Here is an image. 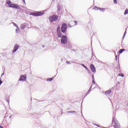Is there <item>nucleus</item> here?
<instances>
[{"label": "nucleus", "mask_w": 128, "mask_h": 128, "mask_svg": "<svg viewBox=\"0 0 128 128\" xmlns=\"http://www.w3.org/2000/svg\"><path fill=\"white\" fill-rule=\"evenodd\" d=\"M94 8V10H100V8H98L96 6H95Z\"/></svg>", "instance_id": "obj_19"}, {"label": "nucleus", "mask_w": 128, "mask_h": 128, "mask_svg": "<svg viewBox=\"0 0 128 128\" xmlns=\"http://www.w3.org/2000/svg\"><path fill=\"white\" fill-rule=\"evenodd\" d=\"M14 8H18V10H19V8H20V6L16 5V4H14Z\"/></svg>", "instance_id": "obj_11"}, {"label": "nucleus", "mask_w": 128, "mask_h": 128, "mask_svg": "<svg viewBox=\"0 0 128 128\" xmlns=\"http://www.w3.org/2000/svg\"><path fill=\"white\" fill-rule=\"evenodd\" d=\"M18 48H20V46H14V48L13 50L12 53L14 54V52H16L18 50Z\"/></svg>", "instance_id": "obj_7"}, {"label": "nucleus", "mask_w": 128, "mask_h": 128, "mask_svg": "<svg viewBox=\"0 0 128 128\" xmlns=\"http://www.w3.org/2000/svg\"><path fill=\"white\" fill-rule=\"evenodd\" d=\"M128 14V9H126V10H125L124 12V15Z\"/></svg>", "instance_id": "obj_17"}, {"label": "nucleus", "mask_w": 128, "mask_h": 128, "mask_svg": "<svg viewBox=\"0 0 128 128\" xmlns=\"http://www.w3.org/2000/svg\"><path fill=\"white\" fill-rule=\"evenodd\" d=\"M114 120L113 119L112 122H114Z\"/></svg>", "instance_id": "obj_36"}, {"label": "nucleus", "mask_w": 128, "mask_h": 128, "mask_svg": "<svg viewBox=\"0 0 128 128\" xmlns=\"http://www.w3.org/2000/svg\"><path fill=\"white\" fill-rule=\"evenodd\" d=\"M74 26H76V23L74 24Z\"/></svg>", "instance_id": "obj_34"}, {"label": "nucleus", "mask_w": 128, "mask_h": 128, "mask_svg": "<svg viewBox=\"0 0 128 128\" xmlns=\"http://www.w3.org/2000/svg\"><path fill=\"white\" fill-rule=\"evenodd\" d=\"M0 128H4V127L0 126Z\"/></svg>", "instance_id": "obj_31"}, {"label": "nucleus", "mask_w": 128, "mask_h": 128, "mask_svg": "<svg viewBox=\"0 0 128 128\" xmlns=\"http://www.w3.org/2000/svg\"><path fill=\"white\" fill-rule=\"evenodd\" d=\"M114 4H117L116 0H114Z\"/></svg>", "instance_id": "obj_22"}, {"label": "nucleus", "mask_w": 128, "mask_h": 128, "mask_svg": "<svg viewBox=\"0 0 128 128\" xmlns=\"http://www.w3.org/2000/svg\"><path fill=\"white\" fill-rule=\"evenodd\" d=\"M74 26V25H72V26Z\"/></svg>", "instance_id": "obj_32"}, {"label": "nucleus", "mask_w": 128, "mask_h": 128, "mask_svg": "<svg viewBox=\"0 0 128 128\" xmlns=\"http://www.w3.org/2000/svg\"><path fill=\"white\" fill-rule=\"evenodd\" d=\"M119 76H122V78H124V74H118Z\"/></svg>", "instance_id": "obj_20"}, {"label": "nucleus", "mask_w": 128, "mask_h": 128, "mask_svg": "<svg viewBox=\"0 0 128 128\" xmlns=\"http://www.w3.org/2000/svg\"><path fill=\"white\" fill-rule=\"evenodd\" d=\"M26 26V24H23L21 26V28L22 30H24V28H25Z\"/></svg>", "instance_id": "obj_12"}, {"label": "nucleus", "mask_w": 128, "mask_h": 128, "mask_svg": "<svg viewBox=\"0 0 128 128\" xmlns=\"http://www.w3.org/2000/svg\"><path fill=\"white\" fill-rule=\"evenodd\" d=\"M44 12H36L34 13H31L30 15L33 16H43Z\"/></svg>", "instance_id": "obj_4"}, {"label": "nucleus", "mask_w": 128, "mask_h": 128, "mask_svg": "<svg viewBox=\"0 0 128 128\" xmlns=\"http://www.w3.org/2000/svg\"><path fill=\"white\" fill-rule=\"evenodd\" d=\"M74 22H76V21L72 22H70V24H74Z\"/></svg>", "instance_id": "obj_24"}, {"label": "nucleus", "mask_w": 128, "mask_h": 128, "mask_svg": "<svg viewBox=\"0 0 128 128\" xmlns=\"http://www.w3.org/2000/svg\"><path fill=\"white\" fill-rule=\"evenodd\" d=\"M92 82L94 84H96V81H94V79H92Z\"/></svg>", "instance_id": "obj_23"}, {"label": "nucleus", "mask_w": 128, "mask_h": 128, "mask_svg": "<svg viewBox=\"0 0 128 128\" xmlns=\"http://www.w3.org/2000/svg\"><path fill=\"white\" fill-rule=\"evenodd\" d=\"M14 4H10V5L9 6H10V8H14Z\"/></svg>", "instance_id": "obj_21"}, {"label": "nucleus", "mask_w": 128, "mask_h": 128, "mask_svg": "<svg viewBox=\"0 0 128 128\" xmlns=\"http://www.w3.org/2000/svg\"><path fill=\"white\" fill-rule=\"evenodd\" d=\"M61 42L62 44H66L68 42V38H66V36H62Z\"/></svg>", "instance_id": "obj_3"}, {"label": "nucleus", "mask_w": 128, "mask_h": 128, "mask_svg": "<svg viewBox=\"0 0 128 128\" xmlns=\"http://www.w3.org/2000/svg\"><path fill=\"white\" fill-rule=\"evenodd\" d=\"M82 66H84V68H86V70H88V67H86V66H84V64H82Z\"/></svg>", "instance_id": "obj_18"}, {"label": "nucleus", "mask_w": 128, "mask_h": 128, "mask_svg": "<svg viewBox=\"0 0 128 128\" xmlns=\"http://www.w3.org/2000/svg\"><path fill=\"white\" fill-rule=\"evenodd\" d=\"M16 32H18V30H16Z\"/></svg>", "instance_id": "obj_35"}, {"label": "nucleus", "mask_w": 128, "mask_h": 128, "mask_svg": "<svg viewBox=\"0 0 128 128\" xmlns=\"http://www.w3.org/2000/svg\"><path fill=\"white\" fill-rule=\"evenodd\" d=\"M2 84V80H0V86Z\"/></svg>", "instance_id": "obj_26"}, {"label": "nucleus", "mask_w": 128, "mask_h": 128, "mask_svg": "<svg viewBox=\"0 0 128 128\" xmlns=\"http://www.w3.org/2000/svg\"><path fill=\"white\" fill-rule=\"evenodd\" d=\"M114 128H120V125H118V124L117 122L116 123V122L114 121Z\"/></svg>", "instance_id": "obj_9"}, {"label": "nucleus", "mask_w": 128, "mask_h": 128, "mask_svg": "<svg viewBox=\"0 0 128 128\" xmlns=\"http://www.w3.org/2000/svg\"><path fill=\"white\" fill-rule=\"evenodd\" d=\"M26 80V76L24 75H21L19 78V80L20 82H24Z\"/></svg>", "instance_id": "obj_5"}, {"label": "nucleus", "mask_w": 128, "mask_h": 128, "mask_svg": "<svg viewBox=\"0 0 128 128\" xmlns=\"http://www.w3.org/2000/svg\"><path fill=\"white\" fill-rule=\"evenodd\" d=\"M66 62L68 64H70V62H68V61H66Z\"/></svg>", "instance_id": "obj_25"}, {"label": "nucleus", "mask_w": 128, "mask_h": 128, "mask_svg": "<svg viewBox=\"0 0 128 128\" xmlns=\"http://www.w3.org/2000/svg\"><path fill=\"white\" fill-rule=\"evenodd\" d=\"M90 70H91L92 72H96V67H94V64H91L90 65Z\"/></svg>", "instance_id": "obj_6"}, {"label": "nucleus", "mask_w": 128, "mask_h": 128, "mask_svg": "<svg viewBox=\"0 0 128 128\" xmlns=\"http://www.w3.org/2000/svg\"><path fill=\"white\" fill-rule=\"evenodd\" d=\"M67 30H68V25H66V23L63 24L61 27V30L62 32L66 34V32Z\"/></svg>", "instance_id": "obj_2"}, {"label": "nucleus", "mask_w": 128, "mask_h": 128, "mask_svg": "<svg viewBox=\"0 0 128 128\" xmlns=\"http://www.w3.org/2000/svg\"><path fill=\"white\" fill-rule=\"evenodd\" d=\"M68 112L72 113V112H75L74 111H71V112Z\"/></svg>", "instance_id": "obj_27"}, {"label": "nucleus", "mask_w": 128, "mask_h": 128, "mask_svg": "<svg viewBox=\"0 0 128 128\" xmlns=\"http://www.w3.org/2000/svg\"><path fill=\"white\" fill-rule=\"evenodd\" d=\"M58 10H60V8H58Z\"/></svg>", "instance_id": "obj_30"}, {"label": "nucleus", "mask_w": 128, "mask_h": 128, "mask_svg": "<svg viewBox=\"0 0 128 128\" xmlns=\"http://www.w3.org/2000/svg\"><path fill=\"white\" fill-rule=\"evenodd\" d=\"M124 50H126L124 49H121L119 50V54H122V52H124Z\"/></svg>", "instance_id": "obj_13"}, {"label": "nucleus", "mask_w": 128, "mask_h": 128, "mask_svg": "<svg viewBox=\"0 0 128 128\" xmlns=\"http://www.w3.org/2000/svg\"><path fill=\"white\" fill-rule=\"evenodd\" d=\"M53 78H48L46 80L47 82H52V80Z\"/></svg>", "instance_id": "obj_15"}, {"label": "nucleus", "mask_w": 128, "mask_h": 128, "mask_svg": "<svg viewBox=\"0 0 128 128\" xmlns=\"http://www.w3.org/2000/svg\"><path fill=\"white\" fill-rule=\"evenodd\" d=\"M58 18V16L53 15L52 16H50L49 18V20L50 22H56Z\"/></svg>", "instance_id": "obj_1"}, {"label": "nucleus", "mask_w": 128, "mask_h": 128, "mask_svg": "<svg viewBox=\"0 0 128 128\" xmlns=\"http://www.w3.org/2000/svg\"><path fill=\"white\" fill-rule=\"evenodd\" d=\"M14 24V26H16V23H12Z\"/></svg>", "instance_id": "obj_28"}, {"label": "nucleus", "mask_w": 128, "mask_h": 128, "mask_svg": "<svg viewBox=\"0 0 128 128\" xmlns=\"http://www.w3.org/2000/svg\"><path fill=\"white\" fill-rule=\"evenodd\" d=\"M100 12H104L105 9L104 8H99Z\"/></svg>", "instance_id": "obj_14"}, {"label": "nucleus", "mask_w": 128, "mask_h": 128, "mask_svg": "<svg viewBox=\"0 0 128 128\" xmlns=\"http://www.w3.org/2000/svg\"><path fill=\"white\" fill-rule=\"evenodd\" d=\"M92 80L94 79V75L92 76Z\"/></svg>", "instance_id": "obj_29"}, {"label": "nucleus", "mask_w": 128, "mask_h": 128, "mask_svg": "<svg viewBox=\"0 0 128 128\" xmlns=\"http://www.w3.org/2000/svg\"><path fill=\"white\" fill-rule=\"evenodd\" d=\"M7 4H12V2L10 0L6 1Z\"/></svg>", "instance_id": "obj_16"}, {"label": "nucleus", "mask_w": 128, "mask_h": 128, "mask_svg": "<svg viewBox=\"0 0 128 128\" xmlns=\"http://www.w3.org/2000/svg\"><path fill=\"white\" fill-rule=\"evenodd\" d=\"M56 34L58 38H62V33H60V31L59 30H57Z\"/></svg>", "instance_id": "obj_8"}, {"label": "nucleus", "mask_w": 128, "mask_h": 128, "mask_svg": "<svg viewBox=\"0 0 128 128\" xmlns=\"http://www.w3.org/2000/svg\"><path fill=\"white\" fill-rule=\"evenodd\" d=\"M23 1L24 2H25V1H24V0H23Z\"/></svg>", "instance_id": "obj_33"}, {"label": "nucleus", "mask_w": 128, "mask_h": 128, "mask_svg": "<svg viewBox=\"0 0 128 128\" xmlns=\"http://www.w3.org/2000/svg\"><path fill=\"white\" fill-rule=\"evenodd\" d=\"M106 94H112V90H108L105 92Z\"/></svg>", "instance_id": "obj_10"}]
</instances>
